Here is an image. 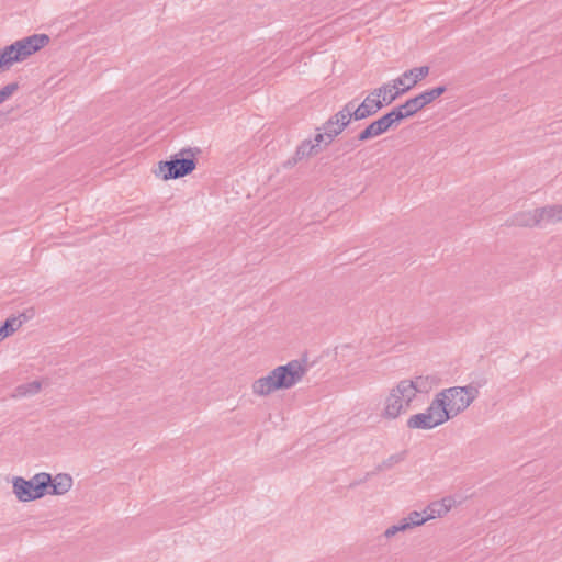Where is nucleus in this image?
<instances>
[{"instance_id": "nucleus-3", "label": "nucleus", "mask_w": 562, "mask_h": 562, "mask_svg": "<svg viewBox=\"0 0 562 562\" xmlns=\"http://www.w3.org/2000/svg\"><path fill=\"white\" fill-rule=\"evenodd\" d=\"M201 153L199 147L182 148L171 155L167 160L158 162V169L155 171L157 177L167 181L175 180L190 175L198 164L196 156Z\"/></svg>"}, {"instance_id": "nucleus-1", "label": "nucleus", "mask_w": 562, "mask_h": 562, "mask_svg": "<svg viewBox=\"0 0 562 562\" xmlns=\"http://www.w3.org/2000/svg\"><path fill=\"white\" fill-rule=\"evenodd\" d=\"M306 368L299 360H291L259 378L252 383V392L259 396L269 395L279 390H288L301 381Z\"/></svg>"}, {"instance_id": "nucleus-22", "label": "nucleus", "mask_w": 562, "mask_h": 562, "mask_svg": "<svg viewBox=\"0 0 562 562\" xmlns=\"http://www.w3.org/2000/svg\"><path fill=\"white\" fill-rule=\"evenodd\" d=\"M42 389V383L37 380L20 384L15 387V396L26 397L37 394Z\"/></svg>"}, {"instance_id": "nucleus-18", "label": "nucleus", "mask_w": 562, "mask_h": 562, "mask_svg": "<svg viewBox=\"0 0 562 562\" xmlns=\"http://www.w3.org/2000/svg\"><path fill=\"white\" fill-rule=\"evenodd\" d=\"M393 392L398 394L401 397H403V401L405 402V406H411V403L415 398L416 394L418 393L409 380H402L397 383V385L393 389Z\"/></svg>"}, {"instance_id": "nucleus-30", "label": "nucleus", "mask_w": 562, "mask_h": 562, "mask_svg": "<svg viewBox=\"0 0 562 562\" xmlns=\"http://www.w3.org/2000/svg\"><path fill=\"white\" fill-rule=\"evenodd\" d=\"M430 513L427 515L429 519H434L436 517H442L448 514L447 507H442L439 502H434L428 506Z\"/></svg>"}, {"instance_id": "nucleus-17", "label": "nucleus", "mask_w": 562, "mask_h": 562, "mask_svg": "<svg viewBox=\"0 0 562 562\" xmlns=\"http://www.w3.org/2000/svg\"><path fill=\"white\" fill-rule=\"evenodd\" d=\"M537 216L539 224L546 223H558L562 221V206L561 205H548L544 207L537 209Z\"/></svg>"}, {"instance_id": "nucleus-19", "label": "nucleus", "mask_w": 562, "mask_h": 562, "mask_svg": "<svg viewBox=\"0 0 562 562\" xmlns=\"http://www.w3.org/2000/svg\"><path fill=\"white\" fill-rule=\"evenodd\" d=\"M409 381L413 382L418 393H428L435 385L439 384L440 378L436 374L418 375Z\"/></svg>"}, {"instance_id": "nucleus-8", "label": "nucleus", "mask_w": 562, "mask_h": 562, "mask_svg": "<svg viewBox=\"0 0 562 562\" xmlns=\"http://www.w3.org/2000/svg\"><path fill=\"white\" fill-rule=\"evenodd\" d=\"M429 66L415 67L405 70L400 77L393 80L401 89H405V93L413 89L419 81L429 75Z\"/></svg>"}, {"instance_id": "nucleus-14", "label": "nucleus", "mask_w": 562, "mask_h": 562, "mask_svg": "<svg viewBox=\"0 0 562 562\" xmlns=\"http://www.w3.org/2000/svg\"><path fill=\"white\" fill-rule=\"evenodd\" d=\"M72 486V477L67 473H59L55 476L50 474L48 482L47 494L49 495H64Z\"/></svg>"}, {"instance_id": "nucleus-12", "label": "nucleus", "mask_w": 562, "mask_h": 562, "mask_svg": "<svg viewBox=\"0 0 562 562\" xmlns=\"http://www.w3.org/2000/svg\"><path fill=\"white\" fill-rule=\"evenodd\" d=\"M379 128H376V125L374 121H372L370 124H368L361 132L358 133V135L349 140H347L344 144V149L346 151H351L359 147V145L363 142L370 140L374 137L380 136Z\"/></svg>"}, {"instance_id": "nucleus-7", "label": "nucleus", "mask_w": 562, "mask_h": 562, "mask_svg": "<svg viewBox=\"0 0 562 562\" xmlns=\"http://www.w3.org/2000/svg\"><path fill=\"white\" fill-rule=\"evenodd\" d=\"M345 105L350 106V115L353 121H362L376 114L382 108L380 99L372 97L370 92L360 104L356 99L348 101Z\"/></svg>"}, {"instance_id": "nucleus-5", "label": "nucleus", "mask_w": 562, "mask_h": 562, "mask_svg": "<svg viewBox=\"0 0 562 562\" xmlns=\"http://www.w3.org/2000/svg\"><path fill=\"white\" fill-rule=\"evenodd\" d=\"M447 414H441V412L435 408V400H432L424 413H418L412 415L406 423V426L409 429H434L437 426H440L447 423Z\"/></svg>"}, {"instance_id": "nucleus-20", "label": "nucleus", "mask_w": 562, "mask_h": 562, "mask_svg": "<svg viewBox=\"0 0 562 562\" xmlns=\"http://www.w3.org/2000/svg\"><path fill=\"white\" fill-rule=\"evenodd\" d=\"M446 91L447 87L445 85H440L420 92L418 97L426 108L428 104L432 103L436 99L441 97Z\"/></svg>"}, {"instance_id": "nucleus-11", "label": "nucleus", "mask_w": 562, "mask_h": 562, "mask_svg": "<svg viewBox=\"0 0 562 562\" xmlns=\"http://www.w3.org/2000/svg\"><path fill=\"white\" fill-rule=\"evenodd\" d=\"M50 38L47 34H32L24 38L19 40V44L21 46L22 54L27 58L29 56L35 54L43 47H45L49 43Z\"/></svg>"}, {"instance_id": "nucleus-15", "label": "nucleus", "mask_w": 562, "mask_h": 562, "mask_svg": "<svg viewBox=\"0 0 562 562\" xmlns=\"http://www.w3.org/2000/svg\"><path fill=\"white\" fill-rule=\"evenodd\" d=\"M505 225L518 227H533L539 225L537 209L532 211H521L514 214L510 218H508L505 222Z\"/></svg>"}, {"instance_id": "nucleus-31", "label": "nucleus", "mask_w": 562, "mask_h": 562, "mask_svg": "<svg viewBox=\"0 0 562 562\" xmlns=\"http://www.w3.org/2000/svg\"><path fill=\"white\" fill-rule=\"evenodd\" d=\"M395 528L397 532H405L409 529H412L409 522H406L404 518H402L397 524H395Z\"/></svg>"}, {"instance_id": "nucleus-16", "label": "nucleus", "mask_w": 562, "mask_h": 562, "mask_svg": "<svg viewBox=\"0 0 562 562\" xmlns=\"http://www.w3.org/2000/svg\"><path fill=\"white\" fill-rule=\"evenodd\" d=\"M407 408H408V406H405V402L403 401V397H401L398 394L393 392V389H392L390 395L386 397L383 415L386 418L394 419L402 412H405Z\"/></svg>"}, {"instance_id": "nucleus-4", "label": "nucleus", "mask_w": 562, "mask_h": 562, "mask_svg": "<svg viewBox=\"0 0 562 562\" xmlns=\"http://www.w3.org/2000/svg\"><path fill=\"white\" fill-rule=\"evenodd\" d=\"M50 474L46 472L37 473L30 480L15 476L12 480L13 493L16 498L23 503L40 499L47 495Z\"/></svg>"}, {"instance_id": "nucleus-6", "label": "nucleus", "mask_w": 562, "mask_h": 562, "mask_svg": "<svg viewBox=\"0 0 562 562\" xmlns=\"http://www.w3.org/2000/svg\"><path fill=\"white\" fill-rule=\"evenodd\" d=\"M350 106L344 105L338 112L330 115L316 131H326L331 133V137L335 139L339 136L353 121L350 115Z\"/></svg>"}, {"instance_id": "nucleus-32", "label": "nucleus", "mask_w": 562, "mask_h": 562, "mask_svg": "<svg viewBox=\"0 0 562 562\" xmlns=\"http://www.w3.org/2000/svg\"><path fill=\"white\" fill-rule=\"evenodd\" d=\"M372 475H375V473H372V471H371V472L366 473V475H364L362 479L351 482V483L349 484V488H355L356 486H358V485H360V484L364 483V482H366V481H368V480H369V477H371Z\"/></svg>"}, {"instance_id": "nucleus-23", "label": "nucleus", "mask_w": 562, "mask_h": 562, "mask_svg": "<svg viewBox=\"0 0 562 562\" xmlns=\"http://www.w3.org/2000/svg\"><path fill=\"white\" fill-rule=\"evenodd\" d=\"M406 458V451H401L398 453H394L390 456L387 459L383 460L381 463H379L375 469L372 471V473H380L384 470L391 469L393 465L404 461Z\"/></svg>"}, {"instance_id": "nucleus-35", "label": "nucleus", "mask_w": 562, "mask_h": 562, "mask_svg": "<svg viewBox=\"0 0 562 562\" xmlns=\"http://www.w3.org/2000/svg\"><path fill=\"white\" fill-rule=\"evenodd\" d=\"M1 70H7V67H5V66H1V65H0V71H1Z\"/></svg>"}, {"instance_id": "nucleus-2", "label": "nucleus", "mask_w": 562, "mask_h": 562, "mask_svg": "<svg viewBox=\"0 0 562 562\" xmlns=\"http://www.w3.org/2000/svg\"><path fill=\"white\" fill-rule=\"evenodd\" d=\"M479 386H452L437 393L434 397L435 408L447 414V422L464 412L479 396Z\"/></svg>"}, {"instance_id": "nucleus-25", "label": "nucleus", "mask_w": 562, "mask_h": 562, "mask_svg": "<svg viewBox=\"0 0 562 562\" xmlns=\"http://www.w3.org/2000/svg\"><path fill=\"white\" fill-rule=\"evenodd\" d=\"M313 144H317V150L321 153L323 148L328 147L333 142L334 138L331 137V133H327L326 131H317L313 138Z\"/></svg>"}, {"instance_id": "nucleus-10", "label": "nucleus", "mask_w": 562, "mask_h": 562, "mask_svg": "<svg viewBox=\"0 0 562 562\" xmlns=\"http://www.w3.org/2000/svg\"><path fill=\"white\" fill-rule=\"evenodd\" d=\"M317 147L318 145L313 144L312 139L302 140L300 145L296 147L294 155L283 162V167L285 169H290L301 160L316 156L317 154H319Z\"/></svg>"}, {"instance_id": "nucleus-9", "label": "nucleus", "mask_w": 562, "mask_h": 562, "mask_svg": "<svg viewBox=\"0 0 562 562\" xmlns=\"http://www.w3.org/2000/svg\"><path fill=\"white\" fill-rule=\"evenodd\" d=\"M393 82L383 83L381 87L375 88L371 91L372 97L380 99L382 108L392 104L396 99L405 94V89Z\"/></svg>"}, {"instance_id": "nucleus-24", "label": "nucleus", "mask_w": 562, "mask_h": 562, "mask_svg": "<svg viewBox=\"0 0 562 562\" xmlns=\"http://www.w3.org/2000/svg\"><path fill=\"white\" fill-rule=\"evenodd\" d=\"M402 109L405 110V113H407L409 117L414 116L425 108L418 94L407 99L404 103H402Z\"/></svg>"}, {"instance_id": "nucleus-26", "label": "nucleus", "mask_w": 562, "mask_h": 562, "mask_svg": "<svg viewBox=\"0 0 562 562\" xmlns=\"http://www.w3.org/2000/svg\"><path fill=\"white\" fill-rule=\"evenodd\" d=\"M402 108V104H398L386 112L394 127H397L402 121L409 117Z\"/></svg>"}, {"instance_id": "nucleus-29", "label": "nucleus", "mask_w": 562, "mask_h": 562, "mask_svg": "<svg viewBox=\"0 0 562 562\" xmlns=\"http://www.w3.org/2000/svg\"><path fill=\"white\" fill-rule=\"evenodd\" d=\"M376 128H379V133L382 135L386 133L389 130L395 128L391 122V117H389L387 113H384L382 116L374 121Z\"/></svg>"}, {"instance_id": "nucleus-13", "label": "nucleus", "mask_w": 562, "mask_h": 562, "mask_svg": "<svg viewBox=\"0 0 562 562\" xmlns=\"http://www.w3.org/2000/svg\"><path fill=\"white\" fill-rule=\"evenodd\" d=\"M25 56L22 54L18 41L0 49V65L9 69L14 63L23 61Z\"/></svg>"}, {"instance_id": "nucleus-34", "label": "nucleus", "mask_w": 562, "mask_h": 562, "mask_svg": "<svg viewBox=\"0 0 562 562\" xmlns=\"http://www.w3.org/2000/svg\"><path fill=\"white\" fill-rule=\"evenodd\" d=\"M397 532L396 528H395V525H392L391 527H389L384 533H383V537L390 539L392 537H394Z\"/></svg>"}, {"instance_id": "nucleus-21", "label": "nucleus", "mask_w": 562, "mask_h": 562, "mask_svg": "<svg viewBox=\"0 0 562 562\" xmlns=\"http://www.w3.org/2000/svg\"><path fill=\"white\" fill-rule=\"evenodd\" d=\"M21 325L22 321L14 316L8 317L3 323H0V341L11 336Z\"/></svg>"}, {"instance_id": "nucleus-33", "label": "nucleus", "mask_w": 562, "mask_h": 562, "mask_svg": "<svg viewBox=\"0 0 562 562\" xmlns=\"http://www.w3.org/2000/svg\"><path fill=\"white\" fill-rule=\"evenodd\" d=\"M439 503L442 505V507H447L449 512L454 504V499L452 497H443Z\"/></svg>"}, {"instance_id": "nucleus-27", "label": "nucleus", "mask_w": 562, "mask_h": 562, "mask_svg": "<svg viewBox=\"0 0 562 562\" xmlns=\"http://www.w3.org/2000/svg\"><path fill=\"white\" fill-rule=\"evenodd\" d=\"M406 522H409L411 527H419L429 520L428 516H424L423 513L417 510L411 512L406 517H404Z\"/></svg>"}, {"instance_id": "nucleus-28", "label": "nucleus", "mask_w": 562, "mask_h": 562, "mask_svg": "<svg viewBox=\"0 0 562 562\" xmlns=\"http://www.w3.org/2000/svg\"><path fill=\"white\" fill-rule=\"evenodd\" d=\"M20 88L18 81L10 82L0 89V104L7 101Z\"/></svg>"}]
</instances>
